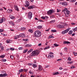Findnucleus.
Returning a JSON list of instances; mask_svg holds the SVG:
<instances>
[{
    "label": "nucleus",
    "mask_w": 77,
    "mask_h": 77,
    "mask_svg": "<svg viewBox=\"0 0 77 77\" xmlns=\"http://www.w3.org/2000/svg\"><path fill=\"white\" fill-rule=\"evenodd\" d=\"M63 12H64L65 14L66 17H68L69 16V11L67 10V8H66L63 10Z\"/></svg>",
    "instance_id": "7ed1b4c3"
},
{
    "label": "nucleus",
    "mask_w": 77,
    "mask_h": 77,
    "mask_svg": "<svg viewBox=\"0 0 77 77\" xmlns=\"http://www.w3.org/2000/svg\"><path fill=\"white\" fill-rule=\"evenodd\" d=\"M22 48H23L22 47H20L19 48V50H22Z\"/></svg>",
    "instance_id": "5fc2aeb1"
},
{
    "label": "nucleus",
    "mask_w": 77,
    "mask_h": 77,
    "mask_svg": "<svg viewBox=\"0 0 77 77\" xmlns=\"http://www.w3.org/2000/svg\"><path fill=\"white\" fill-rule=\"evenodd\" d=\"M20 29L21 30H25L26 29V28L25 27H23L21 28Z\"/></svg>",
    "instance_id": "393cba45"
},
{
    "label": "nucleus",
    "mask_w": 77,
    "mask_h": 77,
    "mask_svg": "<svg viewBox=\"0 0 77 77\" xmlns=\"http://www.w3.org/2000/svg\"><path fill=\"white\" fill-rule=\"evenodd\" d=\"M73 54L74 55V56H77V53H75L74 52H73Z\"/></svg>",
    "instance_id": "7c9ffc66"
},
{
    "label": "nucleus",
    "mask_w": 77,
    "mask_h": 77,
    "mask_svg": "<svg viewBox=\"0 0 77 77\" xmlns=\"http://www.w3.org/2000/svg\"><path fill=\"white\" fill-rule=\"evenodd\" d=\"M28 65H29V66L32 65V63H29L28 64Z\"/></svg>",
    "instance_id": "e2e57ef3"
},
{
    "label": "nucleus",
    "mask_w": 77,
    "mask_h": 77,
    "mask_svg": "<svg viewBox=\"0 0 77 77\" xmlns=\"http://www.w3.org/2000/svg\"><path fill=\"white\" fill-rule=\"evenodd\" d=\"M76 1V0H72L71 2H72V3H74Z\"/></svg>",
    "instance_id": "603ef678"
},
{
    "label": "nucleus",
    "mask_w": 77,
    "mask_h": 77,
    "mask_svg": "<svg viewBox=\"0 0 77 77\" xmlns=\"http://www.w3.org/2000/svg\"><path fill=\"white\" fill-rule=\"evenodd\" d=\"M64 27V26H63L62 25H58L57 26V27H58V28H59L60 29H62V28H63Z\"/></svg>",
    "instance_id": "4468645a"
},
{
    "label": "nucleus",
    "mask_w": 77,
    "mask_h": 77,
    "mask_svg": "<svg viewBox=\"0 0 77 77\" xmlns=\"http://www.w3.org/2000/svg\"><path fill=\"white\" fill-rule=\"evenodd\" d=\"M48 42H46V43L45 44L46 45H47V44H48Z\"/></svg>",
    "instance_id": "0e129e2a"
},
{
    "label": "nucleus",
    "mask_w": 77,
    "mask_h": 77,
    "mask_svg": "<svg viewBox=\"0 0 77 77\" xmlns=\"http://www.w3.org/2000/svg\"><path fill=\"white\" fill-rule=\"evenodd\" d=\"M12 12V10H11V9H9V13H11V12Z\"/></svg>",
    "instance_id": "49530a36"
},
{
    "label": "nucleus",
    "mask_w": 77,
    "mask_h": 77,
    "mask_svg": "<svg viewBox=\"0 0 77 77\" xmlns=\"http://www.w3.org/2000/svg\"><path fill=\"white\" fill-rule=\"evenodd\" d=\"M28 51V49H26L25 50H24L23 51V53H26Z\"/></svg>",
    "instance_id": "c85d7f7f"
},
{
    "label": "nucleus",
    "mask_w": 77,
    "mask_h": 77,
    "mask_svg": "<svg viewBox=\"0 0 77 77\" xmlns=\"http://www.w3.org/2000/svg\"><path fill=\"white\" fill-rule=\"evenodd\" d=\"M7 43H11V42L10 40L8 39L7 40Z\"/></svg>",
    "instance_id": "cd10ccee"
},
{
    "label": "nucleus",
    "mask_w": 77,
    "mask_h": 77,
    "mask_svg": "<svg viewBox=\"0 0 77 77\" xmlns=\"http://www.w3.org/2000/svg\"><path fill=\"white\" fill-rule=\"evenodd\" d=\"M59 73L58 72H55L53 74V75H58V74H59Z\"/></svg>",
    "instance_id": "a878e982"
},
{
    "label": "nucleus",
    "mask_w": 77,
    "mask_h": 77,
    "mask_svg": "<svg viewBox=\"0 0 77 77\" xmlns=\"http://www.w3.org/2000/svg\"><path fill=\"white\" fill-rule=\"evenodd\" d=\"M68 60L71 61V58L70 57H69L68 58Z\"/></svg>",
    "instance_id": "de8ad7c7"
},
{
    "label": "nucleus",
    "mask_w": 77,
    "mask_h": 77,
    "mask_svg": "<svg viewBox=\"0 0 77 77\" xmlns=\"http://www.w3.org/2000/svg\"><path fill=\"white\" fill-rule=\"evenodd\" d=\"M50 46H47L45 48V49H47L48 48H50Z\"/></svg>",
    "instance_id": "37998d69"
},
{
    "label": "nucleus",
    "mask_w": 77,
    "mask_h": 77,
    "mask_svg": "<svg viewBox=\"0 0 77 77\" xmlns=\"http://www.w3.org/2000/svg\"><path fill=\"white\" fill-rule=\"evenodd\" d=\"M57 12H60V9H57Z\"/></svg>",
    "instance_id": "6e6d98bb"
},
{
    "label": "nucleus",
    "mask_w": 77,
    "mask_h": 77,
    "mask_svg": "<svg viewBox=\"0 0 77 77\" xmlns=\"http://www.w3.org/2000/svg\"><path fill=\"white\" fill-rule=\"evenodd\" d=\"M32 66L33 68H36L37 67V65L35 63L34 64L32 65Z\"/></svg>",
    "instance_id": "4be33fe9"
},
{
    "label": "nucleus",
    "mask_w": 77,
    "mask_h": 77,
    "mask_svg": "<svg viewBox=\"0 0 77 77\" xmlns=\"http://www.w3.org/2000/svg\"><path fill=\"white\" fill-rule=\"evenodd\" d=\"M29 52L30 53V52H32V51H33V49H30V50H29Z\"/></svg>",
    "instance_id": "864d4df0"
},
{
    "label": "nucleus",
    "mask_w": 77,
    "mask_h": 77,
    "mask_svg": "<svg viewBox=\"0 0 77 77\" xmlns=\"http://www.w3.org/2000/svg\"><path fill=\"white\" fill-rule=\"evenodd\" d=\"M49 38L50 39V38H54V36H52L51 35H50L49 36Z\"/></svg>",
    "instance_id": "a19ab883"
},
{
    "label": "nucleus",
    "mask_w": 77,
    "mask_h": 77,
    "mask_svg": "<svg viewBox=\"0 0 77 77\" xmlns=\"http://www.w3.org/2000/svg\"><path fill=\"white\" fill-rule=\"evenodd\" d=\"M54 45L55 46V47H58V45L56 44H54Z\"/></svg>",
    "instance_id": "a18cd8bd"
},
{
    "label": "nucleus",
    "mask_w": 77,
    "mask_h": 77,
    "mask_svg": "<svg viewBox=\"0 0 77 77\" xmlns=\"http://www.w3.org/2000/svg\"><path fill=\"white\" fill-rule=\"evenodd\" d=\"M7 76L8 75L6 74H0V77H6V76Z\"/></svg>",
    "instance_id": "1a4fd4ad"
},
{
    "label": "nucleus",
    "mask_w": 77,
    "mask_h": 77,
    "mask_svg": "<svg viewBox=\"0 0 77 77\" xmlns=\"http://www.w3.org/2000/svg\"><path fill=\"white\" fill-rule=\"evenodd\" d=\"M35 8V6L34 5H32V6H30L28 8V9H33Z\"/></svg>",
    "instance_id": "dca6fc26"
},
{
    "label": "nucleus",
    "mask_w": 77,
    "mask_h": 77,
    "mask_svg": "<svg viewBox=\"0 0 77 77\" xmlns=\"http://www.w3.org/2000/svg\"><path fill=\"white\" fill-rule=\"evenodd\" d=\"M55 12V11L53 10H50L47 12V14L49 15H51L52 13H54Z\"/></svg>",
    "instance_id": "423d86ee"
},
{
    "label": "nucleus",
    "mask_w": 77,
    "mask_h": 77,
    "mask_svg": "<svg viewBox=\"0 0 77 77\" xmlns=\"http://www.w3.org/2000/svg\"><path fill=\"white\" fill-rule=\"evenodd\" d=\"M72 32H73L72 31H69L68 33L69 35H71V34H72Z\"/></svg>",
    "instance_id": "b1692460"
},
{
    "label": "nucleus",
    "mask_w": 77,
    "mask_h": 77,
    "mask_svg": "<svg viewBox=\"0 0 77 77\" xmlns=\"http://www.w3.org/2000/svg\"><path fill=\"white\" fill-rule=\"evenodd\" d=\"M28 31L29 32H30V33H32V32H33V30L31 29L28 30Z\"/></svg>",
    "instance_id": "2f4dec72"
},
{
    "label": "nucleus",
    "mask_w": 77,
    "mask_h": 77,
    "mask_svg": "<svg viewBox=\"0 0 77 77\" xmlns=\"http://www.w3.org/2000/svg\"><path fill=\"white\" fill-rule=\"evenodd\" d=\"M45 18H48V17L47 16H45Z\"/></svg>",
    "instance_id": "69168bd1"
},
{
    "label": "nucleus",
    "mask_w": 77,
    "mask_h": 77,
    "mask_svg": "<svg viewBox=\"0 0 77 77\" xmlns=\"http://www.w3.org/2000/svg\"><path fill=\"white\" fill-rule=\"evenodd\" d=\"M41 18L42 19H43V20H45V17H44V16H42V17H41Z\"/></svg>",
    "instance_id": "13d9d810"
},
{
    "label": "nucleus",
    "mask_w": 77,
    "mask_h": 77,
    "mask_svg": "<svg viewBox=\"0 0 77 77\" xmlns=\"http://www.w3.org/2000/svg\"><path fill=\"white\" fill-rule=\"evenodd\" d=\"M55 22V20H52L50 22V23H51H51H53Z\"/></svg>",
    "instance_id": "c756f323"
},
{
    "label": "nucleus",
    "mask_w": 77,
    "mask_h": 77,
    "mask_svg": "<svg viewBox=\"0 0 77 77\" xmlns=\"http://www.w3.org/2000/svg\"><path fill=\"white\" fill-rule=\"evenodd\" d=\"M70 42H68V41H64L63 42V44H70Z\"/></svg>",
    "instance_id": "f3484780"
},
{
    "label": "nucleus",
    "mask_w": 77,
    "mask_h": 77,
    "mask_svg": "<svg viewBox=\"0 0 77 77\" xmlns=\"http://www.w3.org/2000/svg\"><path fill=\"white\" fill-rule=\"evenodd\" d=\"M50 18H54V15H52L50 16Z\"/></svg>",
    "instance_id": "e433bc0d"
},
{
    "label": "nucleus",
    "mask_w": 77,
    "mask_h": 77,
    "mask_svg": "<svg viewBox=\"0 0 77 77\" xmlns=\"http://www.w3.org/2000/svg\"><path fill=\"white\" fill-rule=\"evenodd\" d=\"M28 17L29 19H31L32 17V13L31 12H29L28 14Z\"/></svg>",
    "instance_id": "0eeeda50"
},
{
    "label": "nucleus",
    "mask_w": 77,
    "mask_h": 77,
    "mask_svg": "<svg viewBox=\"0 0 77 77\" xmlns=\"http://www.w3.org/2000/svg\"><path fill=\"white\" fill-rule=\"evenodd\" d=\"M5 57V55H2L0 56V58H2V59L4 58V57Z\"/></svg>",
    "instance_id": "5701e85b"
},
{
    "label": "nucleus",
    "mask_w": 77,
    "mask_h": 77,
    "mask_svg": "<svg viewBox=\"0 0 77 77\" xmlns=\"http://www.w3.org/2000/svg\"><path fill=\"white\" fill-rule=\"evenodd\" d=\"M2 19H3V20L4 21H6V19L4 17H3L2 18Z\"/></svg>",
    "instance_id": "3c124183"
},
{
    "label": "nucleus",
    "mask_w": 77,
    "mask_h": 77,
    "mask_svg": "<svg viewBox=\"0 0 77 77\" xmlns=\"http://www.w3.org/2000/svg\"><path fill=\"white\" fill-rule=\"evenodd\" d=\"M46 68H48V67H49V65H46L45 66Z\"/></svg>",
    "instance_id": "338daca9"
},
{
    "label": "nucleus",
    "mask_w": 77,
    "mask_h": 77,
    "mask_svg": "<svg viewBox=\"0 0 77 77\" xmlns=\"http://www.w3.org/2000/svg\"><path fill=\"white\" fill-rule=\"evenodd\" d=\"M68 63L69 64H72L73 62L72 61H69L68 62Z\"/></svg>",
    "instance_id": "58836bf2"
},
{
    "label": "nucleus",
    "mask_w": 77,
    "mask_h": 77,
    "mask_svg": "<svg viewBox=\"0 0 77 77\" xmlns=\"http://www.w3.org/2000/svg\"><path fill=\"white\" fill-rule=\"evenodd\" d=\"M29 72L31 74H33V72L32 71H29Z\"/></svg>",
    "instance_id": "ea45409f"
},
{
    "label": "nucleus",
    "mask_w": 77,
    "mask_h": 77,
    "mask_svg": "<svg viewBox=\"0 0 77 77\" xmlns=\"http://www.w3.org/2000/svg\"><path fill=\"white\" fill-rule=\"evenodd\" d=\"M0 11H3V10L2 8H0Z\"/></svg>",
    "instance_id": "774afa93"
},
{
    "label": "nucleus",
    "mask_w": 77,
    "mask_h": 77,
    "mask_svg": "<svg viewBox=\"0 0 77 77\" xmlns=\"http://www.w3.org/2000/svg\"><path fill=\"white\" fill-rule=\"evenodd\" d=\"M10 50H12V51H14V50H15V49L14 48H10Z\"/></svg>",
    "instance_id": "79ce46f5"
},
{
    "label": "nucleus",
    "mask_w": 77,
    "mask_h": 77,
    "mask_svg": "<svg viewBox=\"0 0 77 77\" xmlns=\"http://www.w3.org/2000/svg\"><path fill=\"white\" fill-rule=\"evenodd\" d=\"M19 38L20 37H21V38H24V37L26 36V35L25 34L22 33L19 35Z\"/></svg>",
    "instance_id": "6e6552de"
},
{
    "label": "nucleus",
    "mask_w": 77,
    "mask_h": 77,
    "mask_svg": "<svg viewBox=\"0 0 77 77\" xmlns=\"http://www.w3.org/2000/svg\"><path fill=\"white\" fill-rule=\"evenodd\" d=\"M53 54V53L52 52H50L48 56V58H53L54 57V56Z\"/></svg>",
    "instance_id": "39448f33"
},
{
    "label": "nucleus",
    "mask_w": 77,
    "mask_h": 77,
    "mask_svg": "<svg viewBox=\"0 0 77 77\" xmlns=\"http://www.w3.org/2000/svg\"><path fill=\"white\" fill-rule=\"evenodd\" d=\"M14 8L16 11H19V10H18V6L17 5H15L14 6Z\"/></svg>",
    "instance_id": "ddd939ff"
},
{
    "label": "nucleus",
    "mask_w": 77,
    "mask_h": 77,
    "mask_svg": "<svg viewBox=\"0 0 77 77\" xmlns=\"http://www.w3.org/2000/svg\"><path fill=\"white\" fill-rule=\"evenodd\" d=\"M3 31V29H0V32H2Z\"/></svg>",
    "instance_id": "052dcab7"
},
{
    "label": "nucleus",
    "mask_w": 77,
    "mask_h": 77,
    "mask_svg": "<svg viewBox=\"0 0 77 77\" xmlns=\"http://www.w3.org/2000/svg\"><path fill=\"white\" fill-rule=\"evenodd\" d=\"M67 50H68V49L67 48H64V51H67Z\"/></svg>",
    "instance_id": "bf43d9fd"
},
{
    "label": "nucleus",
    "mask_w": 77,
    "mask_h": 77,
    "mask_svg": "<svg viewBox=\"0 0 77 77\" xmlns=\"http://www.w3.org/2000/svg\"><path fill=\"white\" fill-rule=\"evenodd\" d=\"M19 72H18V73H17V74H20V72H22L23 71V69H20L19 70Z\"/></svg>",
    "instance_id": "412c9836"
},
{
    "label": "nucleus",
    "mask_w": 77,
    "mask_h": 77,
    "mask_svg": "<svg viewBox=\"0 0 77 77\" xmlns=\"http://www.w3.org/2000/svg\"><path fill=\"white\" fill-rule=\"evenodd\" d=\"M69 30H70V28H68L67 29H66L65 30H64L61 33L62 34H65V33H68V31H69Z\"/></svg>",
    "instance_id": "20e7f679"
},
{
    "label": "nucleus",
    "mask_w": 77,
    "mask_h": 77,
    "mask_svg": "<svg viewBox=\"0 0 77 77\" xmlns=\"http://www.w3.org/2000/svg\"><path fill=\"white\" fill-rule=\"evenodd\" d=\"M25 4H26V5H25L26 7H28L29 5H30L29 2L27 1L25 2Z\"/></svg>",
    "instance_id": "9d476101"
},
{
    "label": "nucleus",
    "mask_w": 77,
    "mask_h": 77,
    "mask_svg": "<svg viewBox=\"0 0 77 77\" xmlns=\"http://www.w3.org/2000/svg\"><path fill=\"white\" fill-rule=\"evenodd\" d=\"M34 35L36 38L39 37L41 35V31L39 30H36L34 33Z\"/></svg>",
    "instance_id": "f03ea898"
},
{
    "label": "nucleus",
    "mask_w": 77,
    "mask_h": 77,
    "mask_svg": "<svg viewBox=\"0 0 77 77\" xmlns=\"http://www.w3.org/2000/svg\"><path fill=\"white\" fill-rule=\"evenodd\" d=\"M75 68V67L73 66H72L71 67V69H73V68Z\"/></svg>",
    "instance_id": "c03bdc74"
},
{
    "label": "nucleus",
    "mask_w": 77,
    "mask_h": 77,
    "mask_svg": "<svg viewBox=\"0 0 77 77\" xmlns=\"http://www.w3.org/2000/svg\"><path fill=\"white\" fill-rule=\"evenodd\" d=\"M51 32H56L57 31L56 30H51Z\"/></svg>",
    "instance_id": "4c0bfd02"
},
{
    "label": "nucleus",
    "mask_w": 77,
    "mask_h": 77,
    "mask_svg": "<svg viewBox=\"0 0 77 77\" xmlns=\"http://www.w3.org/2000/svg\"><path fill=\"white\" fill-rule=\"evenodd\" d=\"M66 3V2H63L62 3V5H65V3Z\"/></svg>",
    "instance_id": "4d7b16f0"
},
{
    "label": "nucleus",
    "mask_w": 77,
    "mask_h": 77,
    "mask_svg": "<svg viewBox=\"0 0 77 77\" xmlns=\"http://www.w3.org/2000/svg\"><path fill=\"white\" fill-rule=\"evenodd\" d=\"M40 53V51H33L32 53L31 54L30 56L31 57H33V56H36V55H38Z\"/></svg>",
    "instance_id": "f257e3e1"
},
{
    "label": "nucleus",
    "mask_w": 77,
    "mask_h": 77,
    "mask_svg": "<svg viewBox=\"0 0 77 77\" xmlns=\"http://www.w3.org/2000/svg\"><path fill=\"white\" fill-rule=\"evenodd\" d=\"M73 30L74 31V32H75V31H76L77 30V27L75 28Z\"/></svg>",
    "instance_id": "f704fd0d"
},
{
    "label": "nucleus",
    "mask_w": 77,
    "mask_h": 77,
    "mask_svg": "<svg viewBox=\"0 0 77 77\" xmlns=\"http://www.w3.org/2000/svg\"><path fill=\"white\" fill-rule=\"evenodd\" d=\"M10 58H11V59H14V56H10Z\"/></svg>",
    "instance_id": "09e8293b"
},
{
    "label": "nucleus",
    "mask_w": 77,
    "mask_h": 77,
    "mask_svg": "<svg viewBox=\"0 0 77 77\" xmlns=\"http://www.w3.org/2000/svg\"><path fill=\"white\" fill-rule=\"evenodd\" d=\"M19 35H16L14 37V39H17L18 38H19Z\"/></svg>",
    "instance_id": "6ab92c4d"
},
{
    "label": "nucleus",
    "mask_w": 77,
    "mask_h": 77,
    "mask_svg": "<svg viewBox=\"0 0 77 77\" xmlns=\"http://www.w3.org/2000/svg\"><path fill=\"white\" fill-rule=\"evenodd\" d=\"M71 24L72 25H73V26H74V25H75V23H71Z\"/></svg>",
    "instance_id": "680f3d73"
},
{
    "label": "nucleus",
    "mask_w": 77,
    "mask_h": 77,
    "mask_svg": "<svg viewBox=\"0 0 77 77\" xmlns=\"http://www.w3.org/2000/svg\"><path fill=\"white\" fill-rule=\"evenodd\" d=\"M9 23L10 24H11V25L12 26H15V22L14 23V22L12 21H10L9 22Z\"/></svg>",
    "instance_id": "2eb2a0df"
},
{
    "label": "nucleus",
    "mask_w": 77,
    "mask_h": 77,
    "mask_svg": "<svg viewBox=\"0 0 77 77\" xmlns=\"http://www.w3.org/2000/svg\"><path fill=\"white\" fill-rule=\"evenodd\" d=\"M42 26H38L37 27L38 29H41V28H42Z\"/></svg>",
    "instance_id": "72a5a7b5"
},
{
    "label": "nucleus",
    "mask_w": 77,
    "mask_h": 77,
    "mask_svg": "<svg viewBox=\"0 0 77 77\" xmlns=\"http://www.w3.org/2000/svg\"><path fill=\"white\" fill-rule=\"evenodd\" d=\"M3 22V18H2L0 20V23H2Z\"/></svg>",
    "instance_id": "bb28decb"
},
{
    "label": "nucleus",
    "mask_w": 77,
    "mask_h": 77,
    "mask_svg": "<svg viewBox=\"0 0 77 77\" xmlns=\"http://www.w3.org/2000/svg\"><path fill=\"white\" fill-rule=\"evenodd\" d=\"M10 17L11 19H12V20H14L15 19V17L12 16V15H10Z\"/></svg>",
    "instance_id": "a211bd4d"
},
{
    "label": "nucleus",
    "mask_w": 77,
    "mask_h": 77,
    "mask_svg": "<svg viewBox=\"0 0 77 77\" xmlns=\"http://www.w3.org/2000/svg\"><path fill=\"white\" fill-rule=\"evenodd\" d=\"M1 48V50L3 51V50H4V48H3V47L2 46L1 47H0Z\"/></svg>",
    "instance_id": "c9c22d12"
},
{
    "label": "nucleus",
    "mask_w": 77,
    "mask_h": 77,
    "mask_svg": "<svg viewBox=\"0 0 77 77\" xmlns=\"http://www.w3.org/2000/svg\"><path fill=\"white\" fill-rule=\"evenodd\" d=\"M6 60H7L6 59H3L2 60V61L3 62H6Z\"/></svg>",
    "instance_id": "473e14b6"
},
{
    "label": "nucleus",
    "mask_w": 77,
    "mask_h": 77,
    "mask_svg": "<svg viewBox=\"0 0 77 77\" xmlns=\"http://www.w3.org/2000/svg\"><path fill=\"white\" fill-rule=\"evenodd\" d=\"M2 74H6L5 73H6V72H5V71H2Z\"/></svg>",
    "instance_id": "8fccbe9b"
},
{
    "label": "nucleus",
    "mask_w": 77,
    "mask_h": 77,
    "mask_svg": "<svg viewBox=\"0 0 77 77\" xmlns=\"http://www.w3.org/2000/svg\"><path fill=\"white\" fill-rule=\"evenodd\" d=\"M21 20V19H20L17 20H14V23H20V21Z\"/></svg>",
    "instance_id": "9b49d317"
},
{
    "label": "nucleus",
    "mask_w": 77,
    "mask_h": 77,
    "mask_svg": "<svg viewBox=\"0 0 77 77\" xmlns=\"http://www.w3.org/2000/svg\"><path fill=\"white\" fill-rule=\"evenodd\" d=\"M38 71H42V69H43L42 68V66H41L39 65L38 66Z\"/></svg>",
    "instance_id": "f8f14e48"
},
{
    "label": "nucleus",
    "mask_w": 77,
    "mask_h": 77,
    "mask_svg": "<svg viewBox=\"0 0 77 77\" xmlns=\"http://www.w3.org/2000/svg\"><path fill=\"white\" fill-rule=\"evenodd\" d=\"M26 47H32V45H30V44H27L25 45Z\"/></svg>",
    "instance_id": "aec40b11"
}]
</instances>
